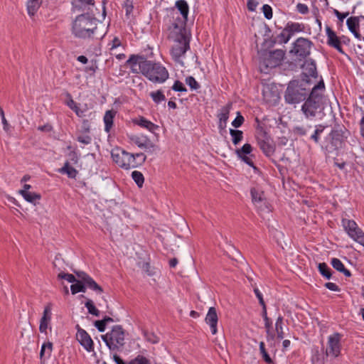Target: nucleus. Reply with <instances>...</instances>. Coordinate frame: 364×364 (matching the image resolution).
Returning <instances> with one entry per match:
<instances>
[{"label": "nucleus", "mask_w": 364, "mask_h": 364, "mask_svg": "<svg viewBox=\"0 0 364 364\" xmlns=\"http://www.w3.org/2000/svg\"><path fill=\"white\" fill-rule=\"evenodd\" d=\"M252 200L254 203L256 208H257L259 211H267L269 210L268 203L267 199L264 196V192L256 188H252L250 191Z\"/></svg>", "instance_id": "obj_14"}, {"label": "nucleus", "mask_w": 364, "mask_h": 364, "mask_svg": "<svg viewBox=\"0 0 364 364\" xmlns=\"http://www.w3.org/2000/svg\"><path fill=\"white\" fill-rule=\"evenodd\" d=\"M186 83L191 87V90H196L200 87L198 82L192 76H188L186 78Z\"/></svg>", "instance_id": "obj_48"}, {"label": "nucleus", "mask_w": 364, "mask_h": 364, "mask_svg": "<svg viewBox=\"0 0 364 364\" xmlns=\"http://www.w3.org/2000/svg\"><path fill=\"white\" fill-rule=\"evenodd\" d=\"M58 277L61 279H65L70 283H74L76 281L75 276L68 273L60 272L58 274Z\"/></svg>", "instance_id": "obj_49"}, {"label": "nucleus", "mask_w": 364, "mask_h": 364, "mask_svg": "<svg viewBox=\"0 0 364 364\" xmlns=\"http://www.w3.org/2000/svg\"><path fill=\"white\" fill-rule=\"evenodd\" d=\"M75 274L78 277V279L74 282L70 287V290L73 294L79 292H85L86 287L97 294H101L103 290L102 287L96 283V282L86 272L82 271H74Z\"/></svg>", "instance_id": "obj_4"}, {"label": "nucleus", "mask_w": 364, "mask_h": 364, "mask_svg": "<svg viewBox=\"0 0 364 364\" xmlns=\"http://www.w3.org/2000/svg\"><path fill=\"white\" fill-rule=\"evenodd\" d=\"M322 110V103L307 98L301 107V111L307 118L315 117Z\"/></svg>", "instance_id": "obj_13"}, {"label": "nucleus", "mask_w": 364, "mask_h": 364, "mask_svg": "<svg viewBox=\"0 0 364 364\" xmlns=\"http://www.w3.org/2000/svg\"><path fill=\"white\" fill-rule=\"evenodd\" d=\"M230 134L234 145H237L242 140L243 132L241 130L230 129Z\"/></svg>", "instance_id": "obj_37"}, {"label": "nucleus", "mask_w": 364, "mask_h": 364, "mask_svg": "<svg viewBox=\"0 0 364 364\" xmlns=\"http://www.w3.org/2000/svg\"><path fill=\"white\" fill-rule=\"evenodd\" d=\"M258 144L266 156H271L274 151L273 146L264 140H258Z\"/></svg>", "instance_id": "obj_36"}, {"label": "nucleus", "mask_w": 364, "mask_h": 364, "mask_svg": "<svg viewBox=\"0 0 364 364\" xmlns=\"http://www.w3.org/2000/svg\"><path fill=\"white\" fill-rule=\"evenodd\" d=\"M18 193L28 203L36 205L41 198L39 193L35 192H26L25 191H19Z\"/></svg>", "instance_id": "obj_29"}, {"label": "nucleus", "mask_w": 364, "mask_h": 364, "mask_svg": "<svg viewBox=\"0 0 364 364\" xmlns=\"http://www.w3.org/2000/svg\"><path fill=\"white\" fill-rule=\"evenodd\" d=\"M320 274L329 279L331 277V270L325 262L319 263L318 265Z\"/></svg>", "instance_id": "obj_40"}, {"label": "nucleus", "mask_w": 364, "mask_h": 364, "mask_svg": "<svg viewBox=\"0 0 364 364\" xmlns=\"http://www.w3.org/2000/svg\"><path fill=\"white\" fill-rule=\"evenodd\" d=\"M150 97L156 104H159L161 102L165 101L166 100L165 95H164L163 92L159 90L155 92H151L150 93Z\"/></svg>", "instance_id": "obj_41"}, {"label": "nucleus", "mask_w": 364, "mask_h": 364, "mask_svg": "<svg viewBox=\"0 0 364 364\" xmlns=\"http://www.w3.org/2000/svg\"><path fill=\"white\" fill-rule=\"evenodd\" d=\"M76 338L87 352L94 350V343L90 335L85 330L79 328L76 333Z\"/></svg>", "instance_id": "obj_16"}, {"label": "nucleus", "mask_w": 364, "mask_h": 364, "mask_svg": "<svg viewBox=\"0 0 364 364\" xmlns=\"http://www.w3.org/2000/svg\"><path fill=\"white\" fill-rule=\"evenodd\" d=\"M59 173L67 174L70 178H75L77 175V171L71 166L68 161H66L64 166L59 169Z\"/></svg>", "instance_id": "obj_31"}, {"label": "nucleus", "mask_w": 364, "mask_h": 364, "mask_svg": "<svg viewBox=\"0 0 364 364\" xmlns=\"http://www.w3.org/2000/svg\"><path fill=\"white\" fill-rule=\"evenodd\" d=\"M173 26L174 28L178 31L180 35L176 39L175 44L171 48V53L173 59L176 62H179L181 58L183 56L186 51L190 48L189 40L186 36L184 33L185 30L182 26H179L174 23Z\"/></svg>", "instance_id": "obj_6"}, {"label": "nucleus", "mask_w": 364, "mask_h": 364, "mask_svg": "<svg viewBox=\"0 0 364 364\" xmlns=\"http://www.w3.org/2000/svg\"><path fill=\"white\" fill-rule=\"evenodd\" d=\"M120 45H121L120 40L118 38L115 37L112 41L110 49L112 50V49L117 48V47L120 46Z\"/></svg>", "instance_id": "obj_62"}, {"label": "nucleus", "mask_w": 364, "mask_h": 364, "mask_svg": "<svg viewBox=\"0 0 364 364\" xmlns=\"http://www.w3.org/2000/svg\"><path fill=\"white\" fill-rule=\"evenodd\" d=\"M51 305L48 304L45 306L43 316L40 321L39 331L41 333H47V329L51 320Z\"/></svg>", "instance_id": "obj_21"}, {"label": "nucleus", "mask_w": 364, "mask_h": 364, "mask_svg": "<svg viewBox=\"0 0 364 364\" xmlns=\"http://www.w3.org/2000/svg\"><path fill=\"white\" fill-rule=\"evenodd\" d=\"M282 325H283V317L282 316H279L276 321L275 330L277 333V338L280 340L283 339L284 337Z\"/></svg>", "instance_id": "obj_39"}, {"label": "nucleus", "mask_w": 364, "mask_h": 364, "mask_svg": "<svg viewBox=\"0 0 364 364\" xmlns=\"http://www.w3.org/2000/svg\"><path fill=\"white\" fill-rule=\"evenodd\" d=\"M325 287L331 291H338L340 290L338 286L336 284L333 283V282L326 283Z\"/></svg>", "instance_id": "obj_58"}, {"label": "nucleus", "mask_w": 364, "mask_h": 364, "mask_svg": "<svg viewBox=\"0 0 364 364\" xmlns=\"http://www.w3.org/2000/svg\"><path fill=\"white\" fill-rule=\"evenodd\" d=\"M69 107L73 109L77 116L82 117L83 116V112L79 109V107L76 105L75 102L71 100L70 102H68Z\"/></svg>", "instance_id": "obj_53"}, {"label": "nucleus", "mask_w": 364, "mask_h": 364, "mask_svg": "<svg viewBox=\"0 0 364 364\" xmlns=\"http://www.w3.org/2000/svg\"><path fill=\"white\" fill-rule=\"evenodd\" d=\"M85 306L87 308L89 314L96 316H98L100 315V311L95 306L92 300L87 299V301L85 304Z\"/></svg>", "instance_id": "obj_44"}, {"label": "nucleus", "mask_w": 364, "mask_h": 364, "mask_svg": "<svg viewBox=\"0 0 364 364\" xmlns=\"http://www.w3.org/2000/svg\"><path fill=\"white\" fill-rule=\"evenodd\" d=\"M129 364H151L150 360L142 355H138L129 361Z\"/></svg>", "instance_id": "obj_45"}, {"label": "nucleus", "mask_w": 364, "mask_h": 364, "mask_svg": "<svg viewBox=\"0 0 364 364\" xmlns=\"http://www.w3.org/2000/svg\"><path fill=\"white\" fill-rule=\"evenodd\" d=\"M113 161L120 167L129 169L137 166V163L134 161V154H130L122 149H114L111 153Z\"/></svg>", "instance_id": "obj_9"}, {"label": "nucleus", "mask_w": 364, "mask_h": 364, "mask_svg": "<svg viewBox=\"0 0 364 364\" xmlns=\"http://www.w3.org/2000/svg\"><path fill=\"white\" fill-rule=\"evenodd\" d=\"M324 90L325 85L323 80H321L317 85L314 86L311 92H309L308 98L322 103Z\"/></svg>", "instance_id": "obj_20"}, {"label": "nucleus", "mask_w": 364, "mask_h": 364, "mask_svg": "<svg viewBox=\"0 0 364 364\" xmlns=\"http://www.w3.org/2000/svg\"><path fill=\"white\" fill-rule=\"evenodd\" d=\"M359 124H360V134L363 137H364V116L361 118Z\"/></svg>", "instance_id": "obj_64"}, {"label": "nucleus", "mask_w": 364, "mask_h": 364, "mask_svg": "<svg viewBox=\"0 0 364 364\" xmlns=\"http://www.w3.org/2000/svg\"><path fill=\"white\" fill-rule=\"evenodd\" d=\"M124 7L126 9V14L129 15L132 11V9H133V6H132V2H130L129 1H127L124 3Z\"/></svg>", "instance_id": "obj_63"}, {"label": "nucleus", "mask_w": 364, "mask_h": 364, "mask_svg": "<svg viewBox=\"0 0 364 364\" xmlns=\"http://www.w3.org/2000/svg\"><path fill=\"white\" fill-rule=\"evenodd\" d=\"M347 26L348 29L352 33H353L354 36L358 39H363L361 35L357 31V26H358V18L357 17H350L347 19Z\"/></svg>", "instance_id": "obj_28"}, {"label": "nucleus", "mask_w": 364, "mask_h": 364, "mask_svg": "<svg viewBox=\"0 0 364 364\" xmlns=\"http://www.w3.org/2000/svg\"><path fill=\"white\" fill-rule=\"evenodd\" d=\"M176 7L180 11L185 21L188 19L189 7L185 0H178L176 2Z\"/></svg>", "instance_id": "obj_32"}, {"label": "nucleus", "mask_w": 364, "mask_h": 364, "mask_svg": "<svg viewBox=\"0 0 364 364\" xmlns=\"http://www.w3.org/2000/svg\"><path fill=\"white\" fill-rule=\"evenodd\" d=\"M326 33L327 36L328 45L334 48L340 53H343L341 41L336 33L329 26H326Z\"/></svg>", "instance_id": "obj_18"}, {"label": "nucleus", "mask_w": 364, "mask_h": 364, "mask_svg": "<svg viewBox=\"0 0 364 364\" xmlns=\"http://www.w3.org/2000/svg\"><path fill=\"white\" fill-rule=\"evenodd\" d=\"M144 336L145 339L151 343L155 344L159 341V338L154 333L144 331Z\"/></svg>", "instance_id": "obj_47"}, {"label": "nucleus", "mask_w": 364, "mask_h": 364, "mask_svg": "<svg viewBox=\"0 0 364 364\" xmlns=\"http://www.w3.org/2000/svg\"><path fill=\"white\" fill-rule=\"evenodd\" d=\"M342 226L348 235L354 241L364 247V232L353 220L343 218Z\"/></svg>", "instance_id": "obj_10"}, {"label": "nucleus", "mask_w": 364, "mask_h": 364, "mask_svg": "<svg viewBox=\"0 0 364 364\" xmlns=\"http://www.w3.org/2000/svg\"><path fill=\"white\" fill-rule=\"evenodd\" d=\"M97 21L88 15L81 14L77 16L72 26V33L78 38H92L97 28Z\"/></svg>", "instance_id": "obj_2"}, {"label": "nucleus", "mask_w": 364, "mask_h": 364, "mask_svg": "<svg viewBox=\"0 0 364 364\" xmlns=\"http://www.w3.org/2000/svg\"><path fill=\"white\" fill-rule=\"evenodd\" d=\"M312 45V42L309 39L299 38L293 43V48L290 50L289 53L295 60L301 61L310 55Z\"/></svg>", "instance_id": "obj_8"}, {"label": "nucleus", "mask_w": 364, "mask_h": 364, "mask_svg": "<svg viewBox=\"0 0 364 364\" xmlns=\"http://www.w3.org/2000/svg\"><path fill=\"white\" fill-rule=\"evenodd\" d=\"M343 144V136L338 131H331L326 136L322 149L325 151L326 154H330L336 152L341 148Z\"/></svg>", "instance_id": "obj_11"}, {"label": "nucleus", "mask_w": 364, "mask_h": 364, "mask_svg": "<svg viewBox=\"0 0 364 364\" xmlns=\"http://www.w3.org/2000/svg\"><path fill=\"white\" fill-rule=\"evenodd\" d=\"M262 11L264 13V16L267 19H271L272 18V9L270 6L268 4H264L262 6Z\"/></svg>", "instance_id": "obj_52"}, {"label": "nucleus", "mask_w": 364, "mask_h": 364, "mask_svg": "<svg viewBox=\"0 0 364 364\" xmlns=\"http://www.w3.org/2000/svg\"><path fill=\"white\" fill-rule=\"evenodd\" d=\"M38 129L41 132H50L53 130V127L50 124H46L42 126H39Z\"/></svg>", "instance_id": "obj_59"}, {"label": "nucleus", "mask_w": 364, "mask_h": 364, "mask_svg": "<svg viewBox=\"0 0 364 364\" xmlns=\"http://www.w3.org/2000/svg\"><path fill=\"white\" fill-rule=\"evenodd\" d=\"M231 107L232 104L229 103L225 106L222 107L219 110V112L218 114V118L219 120L218 127L221 129H223L226 127Z\"/></svg>", "instance_id": "obj_22"}, {"label": "nucleus", "mask_w": 364, "mask_h": 364, "mask_svg": "<svg viewBox=\"0 0 364 364\" xmlns=\"http://www.w3.org/2000/svg\"><path fill=\"white\" fill-rule=\"evenodd\" d=\"M93 1L94 0H73L72 5L75 10L83 11L87 6L93 4Z\"/></svg>", "instance_id": "obj_35"}, {"label": "nucleus", "mask_w": 364, "mask_h": 364, "mask_svg": "<svg viewBox=\"0 0 364 364\" xmlns=\"http://www.w3.org/2000/svg\"><path fill=\"white\" fill-rule=\"evenodd\" d=\"M42 4V0H28L27 3V10L30 16H33Z\"/></svg>", "instance_id": "obj_33"}, {"label": "nucleus", "mask_w": 364, "mask_h": 364, "mask_svg": "<svg viewBox=\"0 0 364 364\" xmlns=\"http://www.w3.org/2000/svg\"><path fill=\"white\" fill-rule=\"evenodd\" d=\"M205 322L210 326L212 334H216L218 317L215 307H210L205 316Z\"/></svg>", "instance_id": "obj_19"}, {"label": "nucleus", "mask_w": 364, "mask_h": 364, "mask_svg": "<svg viewBox=\"0 0 364 364\" xmlns=\"http://www.w3.org/2000/svg\"><path fill=\"white\" fill-rule=\"evenodd\" d=\"M134 73H141L149 81L162 84L169 77L168 70L160 63L146 60L143 56L132 55L127 61Z\"/></svg>", "instance_id": "obj_1"}, {"label": "nucleus", "mask_w": 364, "mask_h": 364, "mask_svg": "<svg viewBox=\"0 0 364 364\" xmlns=\"http://www.w3.org/2000/svg\"><path fill=\"white\" fill-rule=\"evenodd\" d=\"M254 291H255V294L257 298L259 300V302L260 305L265 304L264 301L263 297H262V294L260 292V291L257 288H255L254 289Z\"/></svg>", "instance_id": "obj_61"}, {"label": "nucleus", "mask_w": 364, "mask_h": 364, "mask_svg": "<svg viewBox=\"0 0 364 364\" xmlns=\"http://www.w3.org/2000/svg\"><path fill=\"white\" fill-rule=\"evenodd\" d=\"M117 112L114 109H110L106 111L104 117L103 121L105 123V131L107 133H109L112 128L113 126V122L114 119L116 116Z\"/></svg>", "instance_id": "obj_26"}, {"label": "nucleus", "mask_w": 364, "mask_h": 364, "mask_svg": "<svg viewBox=\"0 0 364 364\" xmlns=\"http://www.w3.org/2000/svg\"><path fill=\"white\" fill-rule=\"evenodd\" d=\"M252 151V147L250 144H245L240 149H237L235 150V154L237 156L241 159L246 164L254 168V169H257V168L254 166V163L250 157L247 155L250 154Z\"/></svg>", "instance_id": "obj_17"}, {"label": "nucleus", "mask_w": 364, "mask_h": 364, "mask_svg": "<svg viewBox=\"0 0 364 364\" xmlns=\"http://www.w3.org/2000/svg\"><path fill=\"white\" fill-rule=\"evenodd\" d=\"M137 266L144 272H145L148 276H153L154 274V271L151 268V267L149 262H144V261H140V262H137Z\"/></svg>", "instance_id": "obj_38"}, {"label": "nucleus", "mask_w": 364, "mask_h": 364, "mask_svg": "<svg viewBox=\"0 0 364 364\" xmlns=\"http://www.w3.org/2000/svg\"><path fill=\"white\" fill-rule=\"evenodd\" d=\"M53 350V343L50 341L45 343L42 345L41 349L40 351V357L42 359L43 358H48L51 355V352Z\"/></svg>", "instance_id": "obj_34"}, {"label": "nucleus", "mask_w": 364, "mask_h": 364, "mask_svg": "<svg viewBox=\"0 0 364 364\" xmlns=\"http://www.w3.org/2000/svg\"><path fill=\"white\" fill-rule=\"evenodd\" d=\"M95 326L100 332H104L106 328V324L102 320L96 321Z\"/></svg>", "instance_id": "obj_56"}, {"label": "nucleus", "mask_w": 364, "mask_h": 364, "mask_svg": "<svg viewBox=\"0 0 364 364\" xmlns=\"http://www.w3.org/2000/svg\"><path fill=\"white\" fill-rule=\"evenodd\" d=\"M262 96L264 102L269 106L276 105L280 99L279 90L274 84H267L263 86Z\"/></svg>", "instance_id": "obj_12"}, {"label": "nucleus", "mask_w": 364, "mask_h": 364, "mask_svg": "<svg viewBox=\"0 0 364 364\" xmlns=\"http://www.w3.org/2000/svg\"><path fill=\"white\" fill-rule=\"evenodd\" d=\"M171 88H172L173 90L176 91V92H187V89L186 88V87L179 80H176L174 82V84L173 85Z\"/></svg>", "instance_id": "obj_50"}, {"label": "nucleus", "mask_w": 364, "mask_h": 364, "mask_svg": "<svg viewBox=\"0 0 364 364\" xmlns=\"http://www.w3.org/2000/svg\"><path fill=\"white\" fill-rule=\"evenodd\" d=\"M331 264L332 267L337 271L343 273L346 277H350L351 276L350 272L345 268L342 262L338 258L331 259Z\"/></svg>", "instance_id": "obj_30"}, {"label": "nucleus", "mask_w": 364, "mask_h": 364, "mask_svg": "<svg viewBox=\"0 0 364 364\" xmlns=\"http://www.w3.org/2000/svg\"><path fill=\"white\" fill-rule=\"evenodd\" d=\"M302 68L305 77H317L316 65L314 60H306L302 65Z\"/></svg>", "instance_id": "obj_24"}, {"label": "nucleus", "mask_w": 364, "mask_h": 364, "mask_svg": "<svg viewBox=\"0 0 364 364\" xmlns=\"http://www.w3.org/2000/svg\"><path fill=\"white\" fill-rule=\"evenodd\" d=\"M77 141H79L83 144L87 145V144H91L92 137L89 135H85V136L80 135L77 137Z\"/></svg>", "instance_id": "obj_54"}, {"label": "nucleus", "mask_w": 364, "mask_h": 364, "mask_svg": "<svg viewBox=\"0 0 364 364\" xmlns=\"http://www.w3.org/2000/svg\"><path fill=\"white\" fill-rule=\"evenodd\" d=\"M101 338L109 350H114L124 345L125 332L122 326L116 325Z\"/></svg>", "instance_id": "obj_5"}, {"label": "nucleus", "mask_w": 364, "mask_h": 364, "mask_svg": "<svg viewBox=\"0 0 364 364\" xmlns=\"http://www.w3.org/2000/svg\"><path fill=\"white\" fill-rule=\"evenodd\" d=\"M244 121H245L244 117L241 115L240 112H238L237 114V117L232 122V125L235 128H238V127L242 126V124H243Z\"/></svg>", "instance_id": "obj_51"}, {"label": "nucleus", "mask_w": 364, "mask_h": 364, "mask_svg": "<svg viewBox=\"0 0 364 364\" xmlns=\"http://www.w3.org/2000/svg\"><path fill=\"white\" fill-rule=\"evenodd\" d=\"M309 82L307 80H292L286 90L284 99L288 104H298L308 97L310 91Z\"/></svg>", "instance_id": "obj_3"}, {"label": "nucleus", "mask_w": 364, "mask_h": 364, "mask_svg": "<svg viewBox=\"0 0 364 364\" xmlns=\"http://www.w3.org/2000/svg\"><path fill=\"white\" fill-rule=\"evenodd\" d=\"M324 129L325 127L321 124L316 126V129L310 137L311 139L314 141L316 143H318L319 141L320 135L323 133Z\"/></svg>", "instance_id": "obj_46"}, {"label": "nucleus", "mask_w": 364, "mask_h": 364, "mask_svg": "<svg viewBox=\"0 0 364 364\" xmlns=\"http://www.w3.org/2000/svg\"><path fill=\"white\" fill-rule=\"evenodd\" d=\"M132 178L139 188L143 186L144 177L140 171H134L132 173Z\"/></svg>", "instance_id": "obj_42"}, {"label": "nucleus", "mask_w": 364, "mask_h": 364, "mask_svg": "<svg viewBox=\"0 0 364 364\" xmlns=\"http://www.w3.org/2000/svg\"><path fill=\"white\" fill-rule=\"evenodd\" d=\"M289 33L285 32V28L278 35V38L279 39L280 43H287L289 40H287V36H288Z\"/></svg>", "instance_id": "obj_55"}, {"label": "nucleus", "mask_w": 364, "mask_h": 364, "mask_svg": "<svg viewBox=\"0 0 364 364\" xmlns=\"http://www.w3.org/2000/svg\"><path fill=\"white\" fill-rule=\"evenodd\" d=\"M304 28V25L299 23H288L284 28L285 32L289 33L287 40H290L294 33L303 31Z\"/></svg>", "instance_id": "obj_27"}, {"label": "nucleus", "mask_w": 364, "mask_h": 364, "mask_svg": "<svg viewBox=\"0 0 364 364\" xmlns=\"http://www.w3.org/2000/svg\"><path fill=\"white\" fill-rule=\"evenodd\" d=\"M258 5V3L255 0L247 1V8L250 11H255Z\"/></svg>", "instance_id": "obj_60"}, {"label": "nucleus", "mask_w": 364, "mask_h": 364, "mask_svg": "<svg viewBox=\"0 0 364 364\" xmlns=\"http://www.w3.org/2000/svg\"><path fill=\"white\" fill-rule=\"evenodd\" d=\"M130 140L132 143L136 144L138 147L141 149H147L154 147L153 143L150 141V139L146 136H136L134 135L130 137Z\"/></svg>", "instance_id": "obj_23"}, {"label": "nucleus", "mask_w": 364, "mask_h": 364, "mask_svg": "<svg viewBox=\"0 0 364 364\" xmlns=\"http://www.w3.org/2000/svg\"><path fill=\"white\" fill-rule=\"evenodd\" d=\"M133 122L151 132H154V131L159 128L158 125L154 124L144 117H139V118L134 119Z\"/></svg>", "instance_id": "obj_25"}, {"label": "nucleus", "mask_w": 364, "mask_h": 364, "mask_svg": "<svg viewBox=\"0 0 364 364\" xmlns=\"http://www.w3.org/2000/svg\"><path fill=\"white\" fill-rule=\"evenodd\" d=\"M284 56V52L281 49L263 53L259 61L261 72L267 73L269 68L279 66L283 60Z\"/></svg>", "instance_id": "obj_7"}, {"label": "nucleus", "mask_w": 364, "mask_h": 364, "mask_svg": "<svg viewBox=\"0 0 364 364\" xmlns=\"http://www.w3.org/2000/svg\"><path fill=\"white\" fill-rule=\"evenodd\" d=\"M296 8L298 11L302 14H307L309 11L308 6L304 4L299 3L296 6Z\"/></svg>", "instance_id": "obj_57"}, {"label": "nucleus", "mask_w": 364, "mask_h": 364, "mask_svg": "<svg viewBox=\"0 0 364 364\" xmlns=\"http://www.w3.org/2000/svg\"><path fill=\"white\" fill-rule=\"evenodd\" d=\"M341 334L339 333H334L328 338V348L326 349V354L331 355L333 357H338L341 353Z\"/></svg>", "instance_id": "obj_15"}, {"label": "nucleus", "mask_w": 364, "mask_h": 364, "mask_svg": "<svg viewBox=\"0 0 364 364\" xmlns=\"http://www.w3.org/2000/svg\"><path fill=\"white\" fill-rule=\"evenodd\" d=\"M259 351H260V353L264 359V360L268 363V364H271L272 363V358H270L269 355L268 354V353L267 352L266 349H265V344L264 342L261 341L259 343Z\"/></svg>", "instance_id": "obj_43"}]
</instances>
